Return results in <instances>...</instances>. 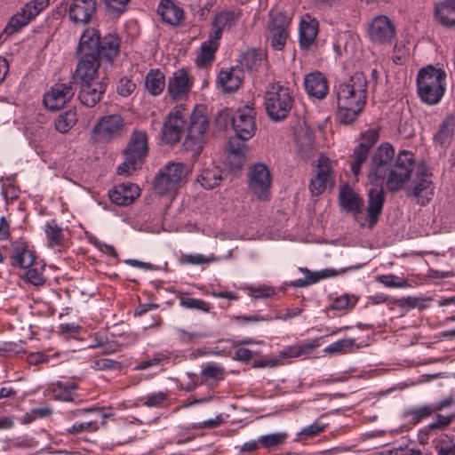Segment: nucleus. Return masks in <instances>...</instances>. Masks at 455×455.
<instances>
[{
    "label": "nucleus",
    "mask_w": 455,
    "mask_h": 455,
    "mask_svg": "<svg viewBox=\"0 0 455 455\" xmlns=\"http://www.w3.org/2000/svg\"><path fill=\"white\" fill-rule=\"evenodd\" d=\"M120 38L117 35L108 34L103 37L94 28H87L80 36L76 56L78 63L75 79L81 82L79 100L88 108H93L100 101L106 92V84L94 82L98 76L102 60L112 63L120 52Z\"/></svg>",
    "instance_id": "1"
},
{
    "label": "nucleus",
    "mask_w": 455,
    "mask_h": 455,
    "mask_svg": "<svg viewBox=\"0 0 455 455\" xmlns=\"http://www.w3.org/2000/svg\"><path fill=\"white\" fill-rule=\"evenodd\" d=\"M395 156V149L389 143L382 144L373 154L371 159V166L368 180L372 186L368 191V204L366 207L367 221L372 228L379 221L385 203V192L382 187L383 180L390 170L391 163Z\"/></svg>",
    "instance_id": "2"
},
{
    "label": "nucleus",
    "mask_w": 455,
    "mask_h": 455,
    "mask_svg": "<svg viewBox=\"0 0 455 455\" xmlns=\"http://www.w3.org/2000/svg\"><path fill=\"white\" fill-rule=\"evenodd\" d=\"M337 117L344 124H352L363 111L367 97V80L363 73H355L335 89Z\"/></svg>",
    "instance_id": "3"
},
{
    "label": "nucleus",
    "mask_w": 455,
    "mask_h": 455,
    "mask_svg": "<svg viewBox=\"0 0 455 455\" xmlns=\"http://www.w3.org/2000/svg\"><path fill=\"white\" fill-rule=\"evenodd\" d=\"M446 73L442 68L429 65L419 69L417 76V92L420 100L428 104H437L445 92Z\"/></svg>",
    "instance_id": "4"
},
{
    "label": "nucleus",
    "mask_w": 455,
    "mask_h": 455,
    "mask_svg": "<svg viewBox=\"0 0 455 455\" xmlns=\"http://www.w3.org/2000/svg\"><path fill=\"white\" fill-rule=\"evenodd\" d=\"M148 136L144 131L134 130L123 149L124 162L117 168V174L124 176L132 175L138 168L143 164L148 155Z\"/></svg>",
    "instance_id": "5"
},
{
    "label": "nucleus",
    "mask_w": 455,
    "mask_h": 455,
    "mask_svg": "<svg viewBox=\"0 0 455 455\" xmlns=\"http://www.w3.org/2000/svg\"><path fill=\"white\" fill-rule=\"evenodd\" d=\"M264 100L267 115L275 122L285 119L294 103L290 88L283 86L280 82L268 84Z\"/></svg>",
    "instance_id": "6"
},
{
    "label": "nucleus",
    "mask_w": 455,
    "mask_h": 455,
    "mask_svg": "<svg viewBox=\"0 0 455 455\" xmlns=\"http://www.w3.org/2000/svg\"><path fill=\"white\" fill-rule=\"evenodd\" d=\"M189 169L180 162L167 163L156 174L154 189L160 196H172L186 181Z\"/></svg>",
    "instance_id": "7"
},
{
    "label": "nucleus",
    "mask_w": 455,
    "mask_h": 455,
    "mask_svg": "<svg viewBox=\"0 0 455 455\" xmlns=\"http://www.w3.org/2000/svg\"><path fill=\"white\" fill-rule=\"evenodd\" d=\"M209 120L202 106H197L190 115L185 147L194 155H199L207 141Z\"/></svg>",
    "instance_id": "8"
},
{
    "label": "nucleus",
    "mask_w": 455,
    "mask_h": 455,
    "mask_svg": "<svg viewBox=\"0 0 455 455\" xmlns=\"http://www.w3.org/2000/svg\"><path fill=\"white\" fill-rule=\"evenodd\" d=\"M414 165L413 154L407 150L401 151L395 164L390 168L385 178L387 190L391 193L401 190L404 183L411 178Z\"/></svg>",
    "instance_id": "9"
},
{
    "label": "nucleus",
    "mask_w": 455,
    "mask_h": 455,
    "mask_svg": "<svg viewBox=\"0 0 455 455\" xmlns=\"http://www.w3.org/2000/svg\"><path fill=\"white\" fill-rule=\"evenodd\" d=\"M92 132L99 141L111 142L125 132L124 120L118 114L104 116L97 121Z\"/></svg>",
    "instance_id": "10"
},
{
    "label": "nucleus",
    "mask_w": 455,
    "mask_h": 455,
    "mask_svg": "<svg viewBox=\"0 0 455 455\" xmlns=\"http://www.w3.org/2000/svg\"><path fill=\"white\" fill-rule=\"evenodd\" d=\"M50 0H31L14 14L5 27L4 33L12 35L20 31L49 6Z\"/></svg>",
    "instance_id": "11"
},
{
    "label": "nucleus",
    "mask_w": 455,
    "mask_h": 455,
    "mask_svg": "<svg viewBox=\"0 0 455 455\" xmlns=\"http://www.w3.org/2000/svg\"><path fill=\"white\" fill-rule=\"evenodd\" d=\"M431 177L432 173L425 164L417 167L415 178L409 191L421 205L427 204L434 196L435 186Z\"/></svg>",
    "instance_id": "12"
},
{
    "label": "nucleus",
    "mask_w": 455,
    "mask_h": 455,
    "mask_svg": "<svg viewBox=\"0 0 455 455\" xmlns=\"http://www.w3.org/2000/svg\"><path fill=\"white\" fill-rule=\"evenodd\" d=\"M271 175L264 164H254L249 172V189L259 200H268Z\"/></svg>",
    "instance_id": "13"
},
{
    "label": "nucleus",
    "mask_w": 455,
    "mask_h": 455,
    "mask_svg": "<svg viewBox=\"0 0 455 455\" xmlns=\"http://www.w3.org/2000/svg\"><path fill=\"white\" fill-rule=\"evenodd\" d=\"M255 116L256 111L249 106L239 108L232 116L231 124L239 140H248L255 134L257 129Z\"/></svg>",
    "instance_id": "14"
},
{
    "label": "nucleus",
    "mask_w": 455,
    "mask_h": 455,
    "mask_svg": "<svg viewBox=\"0 0 455 455\" xmlns=\"http://www.w3.org/2000/svg\"><path fill=\"white\" fill-rule=\"evenodd\" d=\"M290 23L291 18L284 12H276L271 14L267 39L275 50L281 51L285 45Z\"/></svg>",
    "instance_id": "15"
},
{
    "label": "nucleus",
    "mask_w": 455,
    "mask_h": 455,
    "mask_svg": "<svg viewBox=\"0 0 455 455\" xmlns=\"http://www.w3.org/2000/svg\"><path fill=\"white\" fill-rule=\"evenodd\" d=\"M184 108L182 105L174 108L164 121L161 137L166 144H176L180 141L185 125Z\"/></svg>",
    "instance_id": "16"
},
{
    "label": "nucleus",
    "mask_w": 455,
    "mask_h": 455,
    "mask_svg": "<svg viewBox=\"0 0 455 455\" xmlns=\"http://www.w3.org/2000/svg\"><path fill=\"white\" fill-rule=\"evenodd\" d=\"M368 36L374 44L390 45L395 36V25L387 16H377L369 26Z\"/></svg>",
    "instance_id": "17"
},
{
    "label": "nucleus",
    "mask_w": 455,
    "mask_h": 455,
    "mask_svg": "<svg viewBox=\"0 0 455 455\" xmlns=\"http://www.w3.org/2000/svg\"><path fill=\"white\" fill-rule=\"evenodd\" d=\"M379 134L375 129H370L360 136V142L351 156V171L354 175L360 173L362 164L366 161L370 150L377 143Z\"/></svg>",
    "instance_id": "18"
},
{
    "label": "nucleus",
    "mask_w": 455,
    "mask_h": 455,
    "mask_svg": "<svg viewBox=\"0 0 455 455\" xmlns=\"http://www.w3.org/2000/svg\"><path fill=\"white\" fill-rule=\"evenodd\" d=\"M76 90L73 83H58L44 95V103L50 110H59L74 97Z\"/></svg>",
    "instance_id": "19"
},
{
    "label": "nucleus",
    "mask_w": 455,
    "mask_h": 455,
    "mask_svg": "<svg viewBox=\"0 0 455 455\" xmlns=\"http://www.w3.org/2000/svg\"><path fill=\"white\" fill-rule=\"evenodd\" d=\"M331 166L328 157L320 156L315 176L311 179L309 189L313 196L321 195L331 182Z\"/></svg>",
    "instance_id": "20"
},
{
    "label": "nucleus",
    "mask_w": 455,
    "mask_h": 455,
    "mask_svg": "<svg viewBox=\"0 0 455 455\" xmlns=\"http://www.w3.org/2000/svg\"><path fill=\"white\" fill-rule=\"evenodd\" d=\"M318 31V20L309 13L302 15L299 28V42L300 48L308 50L315 44Z\"/></svg>",
    "instance_id": "21"
},
{
    "label": "nucleus",
    "mask_w": 455,
    "mask_h": 455,
    "mask_svg": "<svg viewBox=\"0 0 455 455\" xmlns=\"http://www.w3.org/2000/svg\"><path fill=\"white\" fill-rule=\"evenodd\" d=\"M96 0H73L68 8L70 20L76 24H87L96 12Z\"/></svg>",
    "instance_id": "22"
},
{
    "label": "nucleus",
    "mask_w": 455,
    "mask_h": 455,
    "mask_svg": "<svg viewBox=\"0 0 455 455\" xmlns=\"http://www.w3.org/2000/svg\"><path fill=\"white\" fill-rule=\"evenodd\" d=\"M140 195V188L131 182H124L116 185L108 192V196L111 202L120 206H126L132 204Z\"/></svg>",
    "instance_id": "23"
},
{
    "label": "nucleus",
    "mask_w": 455,
    "mask_h": 455,
    "mask_svg": "<svg viewBox=\"0 0 455 455\" xmlns=\"http://www.w3.org/2000/svg\"><path fill=\"white\" fill-rule=\"evenodd\" d=\"M304 88L310 98L323 100L329 87L326 77L319 71L311 72L304 77Z\"/></svg>",
    "instance_id": "24"
},
{
    "label": "nucleus",
    "mask_w": 455,
    "mask_h": 455,
    "mask_svg": "<svg viewBox=\"0 0 455 455\" xmlns=\"http://www.w3.org/2000/svg\"><path fill=\"white\" fill-rule=\"evenodd\" d=\"M192 87L188 73L183 69L175 71L169 78L167 90L170 96L174 100H180L187 96Z\"/></svg>",
    "instance_id": "25"
},
{
    "label": "nucleus",
    "mask_w": 455,
    "mask_h": 455,
    "mask_svg": "<svg viewBox=\"0 0 455 455\" xmlns=\"http://www.w3.org/2000/svg\"><path fill=\"white\" fill-rule=\"evenodd\" d=\"M240 19V12L230 10H223L215 14L212 26L213 31L209 35L211 37L220 40L223 31L229 30L236 25Z\"/></svg>",
    "instance_id": "26"
},
{
    "label": "nucleus",
    "mask_w": 455,
    "mask_h": 455,
    "mask_svg": "<svg viewBox=\"0 0 455 455\" xmlns=\"http://www.w3.org/2000/svg\"><path fill=\"white\" fill-rule=\"evenodd\" d=\"M455 132V121L452 116H447L433 134V143L435 148H447L453 139Z\"/></svg>",
    "instance_id": "27"
},
{
    "label": "nucleus",
    "mask_w": 455,
    "mask_h": 455,
    "mask_svg": "<svg viewBox=\"0 0 455 455\" xmlns=\"http://www.w3.org/2000/svg\"><path fill=\"white\" fill-rule=\"evenodd\" d=\"M339 204L347 212H352L355 220L363 212V199L348 187H344L340 189Z\"/></svg>",
    "instance_id": "28"
},
{
    "label": "nucleus",
    "mask_w": 455,
    "mask_h": 455,
    "mask_svg": "<svg viewBox=\"0 0 455 455\" xmlns=\"http://www.w3.org/2000/svg\"><path fill=\"white\" fill-rule=\"evenodd\" d=\"M47 245L50 248H62L67 242L66 232L56 220H51L44 225Z\"/></svg>",
    "instance_id": "29"
},
{
    "label": "nucleus",
    "mask_w": 455,
    "mask_h": 455,
    "mask_svg": "<svg viewBox=\"0 0 455 455\" xmlns=\"http://www.w3.org/2000/svg\"><path fill=\"white\" fill-rule=\"evenodd\" d=\"M157 12L164 22L177 26L184 18V12L170 0L162 1L157 8Z\"/></svg>",
    "instance_id": "30"
},
{
    "label": "nucleus",
    "mask_w": 455,
    "mask_h": 455,
    "mask_svg": "<svg viewBox=\"0 0 455 455\" xmlns=\"http://www.w3.org/2000/svg\"><path fill=\"white\" fill-rule=\"evenodd\" d=\"M243 80V71L239 68H231L230 70H221L218 76V84L226 92H234L241 85Z\"/></svg>",
    "instance_id": "31"
},
{
    "label": "nucleus",
    "mask_w": 455,
    "mask_h": 455,
    "mask_svg": "<svg viewBox=\"0 0 455 455\" xmlns=\"http://www.w3.org/2000/svg\"><path fill=\"white\" fill-rule=\"evenodd\" d=\"M220 45V40L209 37L204 41L200 48V53L196 57V63L199 68H206L214 60L215 52Z\"/></svg>",
    "instance_id": "32"
},
{
    "label": "nucleus",
    "mask_w": 455,
    "mask_h": 455,
    "mask_svg": "<svg viewBox=\"0 0 455 455\" xmlns=\"http://www.w3.org/2000/svg\"><path fill=\"white\" fill-rule=\"evenodd\" d=\"M11 259L12 260V265L18 266L21 268H28L34 264L35 255L28 249L26 244L13 243Z\"/></svg>",
    "instance_id": "33"
},
{
    "label": "nucleus",
    "mask_w": 455,
    "mask_h": 455,
    "mask_svg": "<svg viewBox=\"0 0 455 455\" xmlns=\"http://www.w3.org/2000/svg\"><path fill=\"white\" fill-rule=\"evenodd\" d=\"M77 385L72 381H57L51 385L50 390L54 399L63 402H71L74 400L75 391Z\"/></svg>",
    "instance_id": "34"
},
{
    "label": "nucleus",
    "mask_w": 455,
    "mask_h": 455,
    "mask_svg": "<svg viewBox=\"0 0 455 455\" xmlns=\"http://www.w3.org/2000/svg\"><path fill=\"white\" fill-rule=\"evenodd\" d=\"M435 16L438 21L445 26L455 25V0H445L435 6Z\"/></svg>",
    "instance_id": "35"
},
{
    "label": "nucleus",
    "mask_w": 455,
    "mask_h": 455,
    "mask_svg": "<svg viewBox=\"0 0 455 455\" xmlns=\"http://www.w3.org/2000/svg\"><path fill=\"white\" fill-rule=\"evenodd\" d=\"M145 87L149 94L160 95L165 87V77L159 69H150L145 77Z\"/></svg>",
    "instance_id": "36"
},
{
    "label": "nucleus",
    "mask_w": 455,
    "mask_h": 455,
    "mask_svg": "<svg viewBox=\"0 0 455 455\" xmlns=\"http://www.w3.org/2000/svg\"><path fill=\"white\" fill-rule=\"evenodd\" d=\"M221 180V170L217 166L204 169L197 178V181L206 189H212L219 186Z\"/></svg>",
    "instance_id": "37"
},
{
    "label": "nucleus",
    "mask_w": 455,
    "mask_h": 455,
    "mask_svg": "<svg viewBox=\"0 0 455 455\" xmlns=\"http://www.w3.org/2000/svg\"><path fill=\"white\" fill-rule=\"evenodd\" d=\"M360 347L354 339H341L326 347L323 352L330 355H345L354 353Z\"/></svg>",
    "instance_id": "38"
},
{
    "label": "nucleus",
    "mask_w": 455,
    "mask_h": 455,
    "mask_svg": "<svg viewBox=\"0 0 455 455\" xmlns=\"http://www.w3.org/2000/svg\"><path fill=\"white\" fill-rule=\"evenodd\" d=\"M265 54L261 50L250 49L241 55V64L252 71L257 69L264 60Z\"/></svg>",
    "instance_id": "39"
},
{
    "label": "nucleus",
    "mask_w": 455,
    "mask_h": 455,
    "mask_svg": "<svg viewBox=\"0 0 455 455\" xmlns=\"http://www.w3.org/2000/svg\"><path fill=\"white\" fill-rule=\"evenodd\" d=\"M288 437V434L284 432H277L262 435L259 438L260 445L265 449H275L283 445Z\"/></svg>",
    "instance_id": "40"
},
{
    "label": "nucleus",
    "mask_w": 455,
    "mask_h": 455,
    "mask_svg": "<svg viewBox=\"0 0 455 455\" xmlns=\"http://www.w3.org/2000/svg\"><path fill=\"white\" fill-rule=\"evenodd\" d=\"M76 112L68 110L59 116L55 121V128L61 133H67L76 124Z\"/></svg>",
    "instance_id": "41"
},
{
    "label": "nucleus",
    "mask_w": 455,
    "mask_h": 455,
    "mask_svg": "<svg viewBox=\"0 0 455 455\" xmlns=\"http://www.w3.org/2000/svg\"><path fill=\"white\" fill-rule=\"evenodd\" d=\"M296 143L298 153L303 159L307 160L314 156V141L310 135L304 134L302 136H298L296 139Z\"/></svg>",
    "instance_id": "42"
},
{
    "label": "nucleus",
    "mask_w": 455,
    "mask_h": 455,
    "mask_svg": "<svg viewBox=\"0 0 455 455\" xmlns=\"http://www.w3.org/2000/svg\"><path fill=\"white\" fill-rule=\"evenodd\" d=\"M434 443L437 455H455V443L450 435H441Z\"/></svg>",
    "instance_id": "43"
},
{
    "label": "nucleus",
    "mask_w": 455,
    "mask_h": 455,
    "mask_svg": "<svg viewBox=\"0 0 455 455\" xmlns=\"http://www.w3.org/2000/svg\"><path fill=\"white\" fill-rule=\"evenodd\" d=\"M225 369L214 363H207L202 372V382L210 383L212 380H220L223 379Z\"/></svg>",
    "instance_id": "44"
},
{
    "label": "nucleus",
    "mask_w": 455,
    "mask_h": 455,
    "mask_svg": "<svg viewBox=\"0 0 455 455\" xmlns=\"http://www.w3.org/2000/svg\"><path fill=\"white\" fill-rule=\"evenodd\" d=\"M90 367L95 371L121 370L122 363L108 358L93 357L90 361Z\"/></svg>",
    "instance_id": "45"
},
{
    "label": "nucleus",
    "mask_w": 455,
    "mask_h": 455,
    "mask_svg": "<svg viewBox=\"0 0 455 455\" xmlns=\"http://www.w3.org/2000/svg\"><path fill=\"white\" fill-rule=\"evenodd\" d=\"M180 304L183 307L202 312H209L211 309V306L204 300L188 296H181L180 298Z\"/></svg>",
    "instance_id": "46"
},
{
    "label": "nucleus",
    "mask_w": 455,
    "mask_h": 455,
    "mask_svg": "<svg viewBox=\"0 0 455 455\" xmlns=\"http://www.w3.org/2000/svg\"><path fill=\"white\" fill-rule=\"evenodd\" d=\"M98 429V420L93 419L75 423L70 427L67 428V433L70 435H76L84 432H95Z\"/></svg>",
    "instance_id": "47"
},
{
    "label": "nucleus",
    "mask_w": 455,
    "mask_h": 455,
    "mask_svg": "<svg viewBox=\"0 0 455 455\" xmlns=\"http://www.w3.org/2000/svg\"><path fill=\"white\" fill-rule=\"evenodd\" d=\"M357 302L355 296L344 294L333 299L331 307L334 310H345L353 308Z\"/></svg>",
    "instance_id": "48"
},
{
    "label": "nucleus",
    "mask_w": 455,
    "mask_h": 455,
    "mask_svg": "<svg viewBox=\"0 0 455 455\" xmlns=\"http://www.w3.org/2000/svg\"><path fill=\"white\" fill-rule=\"evenodd\" d=\"M24 280L35 286L44 285L46 282L43 271L31 267L25 272Z\"/></svg>",
    "instance_id": "49"
},
{
    "label": "nucleus",
    "mask_w": 455,
    "mask_h": 455,
    "mask_svg": "<svg viewBox=\"0 0 455 455\" xmlns=\"http://www.w3.org/2000/svg\"><path fill=\"white\" fill-rule=\"evenodd\" d=\"M377 280L383 283L386 287L402 288L406 287L408 283L405 279L394 275H383L378 276Z\"/></svg>",
    "instance_id": "50"
},
{
    "label": "nucleus",
    "mask_w": 455,
    "mask_h": 455,
    "mask_svg": "<svg viewBox=\"0 0 455 455\" xmlns=\"http://www.w3.org/2000/svg\"><path fill=\"white\" fill-rule=\"evenodd\" d=\"M169 393L168 392H157L151 395H148L145 401L143 402V405L147 407H156L159 408L163 406L164 403L168 399Z\"/></svg>",
    "instance_id": "51"
},
{
    "label": "nucleus",
    "mask_w": 455,
    "mask_h": 455,
    "mask_svg": "<svg viewBox=\"0 0 455 455\" xmlns=\"http://www.w3.org/2000/svg\"><path fill=\"white\" fill-rule=\"evenodd\" d=\"M104 2L109 13L119 16L126 10L130 0H104Z\"/></svg>",
    "instance_id": "52"
},
{
    "label": "nucleus",
    "mask_w": 455,
    "mask_h": 455,
    "mask_svg": "<svg viewBox=\"0 0 455 455\" xmlns=\"http://www.w3.org/2000/svg\"><path fill=\"white\" fill-rule=\"evenodd\" d=\"M214 260V258H207L203 254L196 253V254H185L181 255L180 262L182 264H190V265H202L207 264Z\"/></svg>",
    "instance_id": "53"
},
{
    "label": "nucleus",
    "mask_w": 455,
    "mask_h": 455,
    "mask_svg": "<svg viewBox=\"0 0 455 455\" xmlns=\"http://www.w3.org/2000/svg\"><path fill=\"white\" fill-rule=\"evenodd\" d=\"M409 54V49L404 44H396L394 47V54L392 60L396 65H402L405 62Z\"/></svg>",
    "instance_id": "54"
},
{
    "label": "nucleus",
    "mask_w": 455,
    "mask_h": 455,
    "mask_svg": "<svg viewBox=\"0 0 455 455\" xmlns=\"http://www.w3.org/2000/svg\"><path fill=\"white\" fill-rule=\"evenodd\" d=\"M136 88V84L127 77L121 78L117 84V92L123 97L131 95Z\"/></svg>",
    "instance_id": "55"
},
{
    "label": "nucleus",
    "mask_w": 455,
    "mask_h": 455,
    "mask_svg": "<svg viewBox=\"0 0 455 455\" xmlns=\"http://www.w3.org/2000/svg\"><path fill=\"white\" fill-rule=\"evenodd\" d=\"M434 411H435V408L433 405H425L411 410L409 414L416 420H420L430 416Z\"/></svg>",
    "instance_id": "56"
},
{
    "label": "nucleus",
    "mask_w": 455,
    "mask_h": 455,
    "mask_svg": "<svg viewBox=\"0 0 455 455\" xmlns=\"http://www.w3.org/2000/svg\"><path fill=\"white\" fill-rule=\"evenodd\" d=\"M165 358H166L165 355L164 354H162V353L155 354L151 359H148V360L140 362L135 367V370L142 371V370H146V369H148L149 367L158 365Z\"/></svg>",
    "instance_id": "57"
},
{
    "label": "nucleus",
    "mask_w": 455,
    "mask_h": 455,
    "mask_svg": "<svg viewBox=\"0 0 455 455\" xmlns=\"http://www.w3.org/2000/svg\"><path fill=\"white\" fill-rule=\"evenodd\" d=\"M454 418L455 414L447 416L437 414L435 420L429 425V427L432 429H443L448 427L452 422Z\"/></svg>",
    "instance_id": "58"
},
{
    "label": "nucleus",
    "mask_w": 455,
    "mask_h": 455,
    "mask_svg": "<svg viewBox=\"0 0 455 455\" xmlns=\"http://www.w3.org/2000/svg\"><path fill=\"white\" fill-rule=\"evenodd\" d=\"M232 116L228 109L220 110L215 116V124L218 129L224 130L228 127Z\"/></svg>",
    "instance_id": "59"
},
{
    "label": "nucleus",
    "mask_w": 455,
    "mask_h": 455,
    "mask_svg": "<svg viewBox=\"0 0 455 455\" xmlns=\"http://www.w3.org/2000/svg\"><path fill=\"white\" fill-rule=\"evenodd\" d=\"M256 355V352L244 347L243 346H236L235 347V358L239 361H248Z\"/></svg>",
    "instance_id": "60"
},
{
    "label": "nucleus",
    "mask_w": 455,
    "mask_h": 455,
    "mask_svg": "<svg viewBox=\"0 0 455 455\" xmlns=\"http://www.w3.org/2000/svg\"><path fill=\"white\" fill-rule=\"evenodd\" d=\"M324 429V426L323 425H321L319 422H314L313 424L304 427L299 435L305 436V437H307V438H310V437H314L316 435H318L319 433L323 432Z\"/></svg>",
    "instance_id": "61"
},
{
    "label": "nucleus",
    "mask_w": 455,
    "mask_h": 455,
    "mask_svg": "<svg viewBox=\"0 0 455 455\" xmlns=\"http://www.w3.org/2000/svg\"><path fill=\"white\" fill-rule=\"evenodd\" d=\"M321 338L314 339L311 341L305 342L301 345H298V350L300 355H307L310 354L315 348L320 346Z\"/></svg>",
    "instance_id": "62"
},
{
    "label": "nucleus",
    "mask_w": 455,
    "mask_h": 455,
    "mask_svg": "<svg viewBox=\"0 0 455 455\" xmlns=\"http://www.w3.org/2000/svg\"><path fill=\"white\" fill-rule=\"evenodd\" d=\"M243 148H244L243 142H239L237 137L235 139L230 140L228 144V148L229 152L237 156H243Z\"/></svg>",
    "instance_id": "63"
},
{
    "label": "nucleus",
    "mask_w": 455,
    "mask_h": 455,
    "mask_svg": "<svg viewBox=\"0 0 455 455\" xmlns=\"http://www.w3.org/2000/svg\"><path fill=\"white\" fill-rule=\"evenodd\" d=\"M50 360V356L45 355L43 352L31 353L28 356V363L29 364H39L43 363H48Z\"/></svg>",
    "instance_id": "64"
}]
</instances>
